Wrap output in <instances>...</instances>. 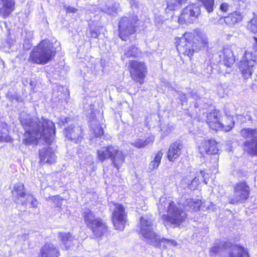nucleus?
Wrapping results in <instances>:
<instances>
[{
	"instance_id": "aec40b11",
	"label": "nucleus",
	"mask_w": 257,
	"mask_h": 257,
	"mask_svg": "<svg viewBox=\"0 0 257 257\" xmlns=\"http://www.w3.org/2000/svg\"><path fill=\"white\" fill-rule=\"evenodd\" d=\"M40 162L53 163L56 160V156L53 150L49 147H44L39 151Z\"/></svg>"
},
{
	"instance_id": "7c9ffc66",
	"label": "nucleus",
	"mask_w": 257,
	"mask_h": 257,
	"mask_svg": "<svg viewBox=\"0 0 257 257\" xmlns=\"http://www.w3.org/2000/svg\"><path fill=\"white\" fill-rule=\"evenodd\" d=\"M181 6L177 0H170L167 3V8L170 11L179 9Z\"/></svg>"
},
{
	"instance_id": "09e8293b",
	"label": "nucleus",
	"mask_w": 257,
	"mask_h": 257,
	"mask_svg": "<svg viewBox=\"0 0 257 257\" xmlns=\"http://www.w3.org/2000/svg\"><path fill=\"white\" fill-rule=\"evenodd\" d=\"M226 115H228L227 113H226L225 114V120L224 121V122H222V123H229V121L227 120V118H226Z\"/></svg>"
},
{
	"instance_id": "a211bd4d",
	"label": "nucleus",
	"mask_w": 257,
	"mask_h": 257,
	"mask_svg": "<svg viewBox=\"0 0 257 257\" xmlns=\"http://www.w3.org/2000/svg\"><path fill=\"white\" fill-rule=\"evenodd\" d=\"M66 137L69 140L77 144L83 139L82 131L80 126L78 125H70L65 129Z\"/></svg>"
},
{
	"instance_id": "37998d69",
	"label": "nucleus",
	"mask_w": 257,
	"mask_h": 257,
	"mask_svg": "<svg viewBox=\"0 0 257 257\" xmlns=\"http://www.w3.org/2000/svg\"><path fill=\"white\" fill-rule=\"evenodd\" d=\"M7 97L10 100L12 101L13 99L14 98V95L12 94L11 92H8L6 94Z\"/></svg>"
},
{
	"instance_id": "20e7f679",
	"label": "nucleus",
	"mask_w": 257,
	"mask_h": 257,
	"mask_svg": "<svg viewBox=\"0 0 257 257\" xmlns=\"http://www.w3.org/2000/svg\"><path fill=\"white\" fill-rule=\"evenodd\" d=\"M55 56L53 44L48 40H44L34 48L28 60L35 64L44 65L50 61Z\"/></svg>"
},
{
	"instance_id": "2eb2a0df",
	"label": "nucleus",
	"mask_w": 257,
	"mask_h": 257,
	"mask_svg": "<svg viewBox=\"0 0 257 257\" xmlns=\"http://www.w3.org/2000/svg\"><path fill=\"white\" fill-rule=\"evenodd\" d=\"M250 57L251 54L246 52L239 62V68L244 79L249 78L252 73L255 61Z\"/></svg>"
},
{
	"instance_id": "39448f33",
	"label": "nucleus",
	"mask_w": 257,
	"mask_h": 257,
	"mask_svg": "<svg viewBox=\"0 0 257 257\" xmlns=\"http://www.w3.org/2000/svg\"><path fill=\"white\" fill-rule=\"evenodd\" d=\"M97 159L101 163L110 159L114 167L119 169L125 160V155L118 147L109 145L97 150Z\"/></svg>"
},
{
	"instance_id": "c756f323",
	"label": "nucleus",
	"mask_w": 257,
	"mask_h": 257,
	"mask_svg": "<svg viewBox=\"0 0 257 257\" xmlns=\"http://www.w3.org/2000/svg\"><path fill=\"white\" fill-rule=\"evenodd\" d=\"M203 5L207 11L210 13L213 11V6L214 5V0H198Z\"/></svg>"
},
{
	"instance_id": "2f4dec72",
	"label": "nucleus",
	"mask_w": 257,
	"mask_h": 257,
	"mask_svg": "<svg viewBox=\"0 0 257 257\" xmlns=\"http://www.w3.org/2000/svg\"><path fill=\"white\" fill-rule=\"evenodd\" d=\"M247 27L253 33H257V16L254 17L250 21Z\"/></svg>"
},
{
	"instance_id": "4be33fe9",
	"label": "nucleus",
	"mask_w": 257,
	"mask_h": 257,
	"mask_svg": "<svg viewBox=\"0 0 257 257\" xmlns=\"http://www.w3.org/2000/svg\"><path fill=\"white\" fill-rule=\"evenodd\" d=\"M14 0H0V15L7 18L14 10Z\"/></svg>"
},
{
	"instance_id": "8fccbe9b",
	"label": "nucleus",
	"mask_w": 257,
	"mask_h": 257,
	"mask_svg": "<svg viewBox=\"0 0 257 257\" xmlns=\"http://www.w3.org/2000/svg\"><path fill=\"white\" fill-rule=\"evenodd\" d=\"M69 119V118H67V117H65L64 118L62 119V123H63L64 124L65 123H67L68 122V119Z\"/></svg>"
},
{
	"instance_id": "603ef678",
	"label": "nucleus",
	"mask_w": 257,
	"mask_h": 257,
	"mask_svg": "<svg viewBox=\"0 0 257 257\" xmlns=\"http://www.w3.org/2000/svg\"><path fill=\"white\" fill-rule=\"evenodd\" d=\"M104 257H115V256L112 254H108L105 255Z\"/></svg>"
},
{
	"instance_id": "473e14b6",
	"label": "nucleus",
	"mask_w": 257,
	"mask_h": 257,
	"mask_svg": "<svg viewBox=\"0 0 257 257\" xmlns=\"http://www.w3.org/2000/svg\"><path fill=\"white\" fill-rule=\"evenodd\" d=\"M25 200L27 201V204L26 205L30 203L31 207L36 208L37 207V200L36 198H34L32 194H28Z\"/></svg>"
},
{
	"instance_id": "9d476101",
	"label": "nucleus",
	"mask_w": 257,
	"mask_h": 257,
	"mask_svg": "<svg viewBox=\"0 0 257 257\" xmlns=\"http://www.w3.org/2000/svg\"><path fill=\"white\" fill-rule=\"evenodd\" d=\"M138 20L137 16L130 18L123 17L120 19L118 22L119 37L122 41H127L129 36L136 32V24Z\"/></svg>"
},
{
	"instance_id": "6e6552de",
	"label": "nucleus",
	"mask_w": 257,
	"mask_h": 257,
	"mask_svg": "<svg viewBox=\"0 0 257 257\" xmlns=\"http://www.w3.org/2000/svg\"><path fill=\"white\" fill-rule=\"evenodd\" d=\"M226 118L229 121V123H222L219 121V112L214 110L207 114L206 122L210 128L213 130H221L225 132H228L233 127L235 122L233 115H226Z\"/></svg>"
},
{
	"instance_id": "a18cd8bd",
	"label": "nucleus",
	"mask_w": 257,
	"mask_h": 257,
	"mask_svg": "<svg viewBox=\"0 0 257 257\" xmlns=\"http://www.w3.org/2000/svg\"><path fill=\"white\" fill-rule=\"evenodd\" d=\"M253 40H254V43H253V48L255 50V51L257 50V38L256 37H253Z\"/></svg>"
},
{
	"instance_id": "4c0bfd02",
	"label": "nucleus",
	"mask_w": 257,
	"mask_h": 257,
	"mask_svg": "<svg viewBox=\"0 0 257 257\" xmlns=\"http://www.w3.org/2000/svg\"><path fill=\"white\" fill-rule=\"evenodd\" d=\"M130 2L132 8H137L138 7V0H127Z\"/></svg>"
},
{
	"instance_id": "f257e3e1",
	"label": "nucleus",
	"mask_w": 257,
	"mask_h": 257,
	"mask_svg": "<svg viewBox=\"0 0 257 257\" xmlns=\"http://www.w3.org/2000/svg\"><path fill=\"white\" fill-rule=\"evenodd\" d=\"M21 122L25 130L23 140L25 145L35 144L37 139L41 138L49 144L53 141L56 128L54 123L48 119L42 117L40 119L27 115L25 118H22Z\"/></svg>"
},
{
	"instance_id": "de8ad7c7",
	"label": "nucleus",
	"mask_w": 257,
	"mask_h": 257,
	"mask_svg": "<svg viewBox=\"0 0 257 257\" xmlns=\"http://www.w3.org/2000/svg\"><path fill=\"white\" fill-rule=\"evenodd\" d=\"M177 1H178L179 4H180V6H182V5L185 4L186 2L188 0H177Z\"/></svg>"
},
{
	"instance_id": "393cba45",
	"label": "nucleus",
	"mask_w": 257,
	"mask_h": 257,
	"mask_svg": "<svg viewBox=\"0 0 257 257\" xmlns=\"http://www.w3.org/2000/svg\"><path fill=\"white\" fill-rule=\"evenodd\" d=\"M242 18V14L239 12L236 11L230 14L228 16L225 17L224 21L226 24L229 25H232L241 21Z\"/></svg>"
},
{
	"instance_id": "bb28decb",
	"label": "nucleus",
	"mask_w": 257,
	"mask_h": 257,
	"mask_svg": "<svg viewBox=\"0 0 257 257\" xmlns=\"http://www.w3.org/2000/svg\"><path fill=\"white\" fill-rule=\"evenodd\" d=\"M185 209L187 210H192L197 211L200 206V203L198 200L194 199H187L184 203H182Z\"/></svg>"
},
{
	"instance_id": "a878e982",
	"label": "nucleus",
	"mask_w": 257,
	"mask_h": 257,
	"mask_svg": "<svg viewBox=\"0 0 257 257\" xmlns=\"http://www.w3.org/2000/svg\"><path fill=\"white\" fill-rule=\"evenodd\" d=\"M120 11V4L117 2H114L111 5H106L105 7L103 9V11L104 13L114 17H116L118 12Z\"/></svg>"
},
{
	"instance_id": "a19ab883",
	"label": "nucleus",
	"mask_w": 257,
	"mask_h": 257,
	"mask_svg": "<svg viewBox=\"0 0 257 257\" xmlns=\"http://www.w3.org/2000/svg\"><path fill=\"white\" fill-rule=\"evenodd\" d=\"M190 96L194 99H197L199 98V96L197 94V93L195 91H191L190 93Z\"/></svg>"
},
{
	"instance_id": "f8f14e48",
	"label": "nucleus",
	"mask_w": 257,
	"mask_h": 257,
	"mask_svg": "<svg viewBox=\"0 0 257 257\" xmlns=\"http://www.w3.org/2000/svg\"><path fill=\"white\" fill-rule=\"evenodd\" d=\"M249 187L245 182L237 183L234 187V194L230 197L229 202L231 204L243 203L249 195Z\"/></svg>"
},
{
	"instance_id": "c9c22d12",
	"label": "nucleus",
	"mask_w": 257,
	"mask_h": 257,
	"mask_svg": "<svg viewBox=\"0 0 257 257\" xmlns=\"http://www.w3.org/2000/svg\"><path fill=\"white\" fill-rule=\"evenodd\" d=\"M162 156L163 153L162 152V151H159L156 154L154 160L153 161L155 162L156 163L160 165Z\"/></svg>"
},
{
	"instance_id": "e433bc0d",
	"label": "nucleus",
	"mask_w": 257,
	"mask_h": 257,
	"mask_svg": "<svg viewBox=\"0 0 257 257\" xmlns=\"http://www.w3.org/2000/svg\"><path fill=\"white\" fill-rule=\"evenodd\" d=\"M177 94L180 100L182 102V103L186 102L187 101V97L186 95L181 92L177 91Z\"/></svg>"
},
{
	"instance_id": "423d86ee",
	"label": "nucleus",
	"mask_w": 257,
	"mask_h": 257,
	"mask_svg": "<svg viewBox=\"0 0 257 257\" xmlns=\"http://www.w3.org/2000/svg\"><path fill=\"white\" fill-rule=\"evenodd\" d=\"M83 217L86 225L92 230L95 237H101L107 231L105 223L101 218L96 217L93 212L89 209L84 210Z\"/></svg>"
},
{
	"instance_id": "58836bf2",
	"label": "nucleus",
	"mask_w": 257,
	"mask_h": 257,
	"mask_svg": "<svg viewBox=\"0 0 257 257\" xmlns=\"http://www.w3.org/2000/svg\"><path fill=\"white\" fill-rule=\"evenodd\" d=\"M229 7V5L227 3H223L220 6V10L222 11L223 12H227L228 9Z\"/></svg>"
},
{
	"instance_id": "1a4fd4ad",
	"label": "nucleus",
	"mask_w": 257,
	"mask_h": 257,
	"mask_svg": "<svg viewBox=\"0 0 257 257\" xmlns=\"http://www.w3.org/2000/svg\"><path fill=\"white\" fill-rule=\"evenodd\" d=\"M128 70L132 79L142 85L147 73V66L142 61L131 60L128 62Z\"/></svg>"
},
{
	"instance_id": "4468645a",
	"label": "nucleus",
	"mask_w": 257,
	"mask_h": 257,
	"mask_svg": "<svg viewBox=\"0 0 257 257\" xmlns=\"http://www.w3.org/2000/svg\"><path fill=\"white\" fill-rule=\"evenodd\" d=\"M126 213L121 204H115L112 214V221L116 229L122 230L126 222Z\"/></svg>"
},
{
	"instance_id": "f3484780",
	"label": "nucleus",
	"mask_w": 257,
	"mask_h": 257,
	"mask_svg": "<svg viewBox=\"0 0 257 257\" xmlns=\"http://www.w3.org/2000/svg\"><path fill=\"white\" fill-rule=\"evenodd\" d=\"M217 143L212 139L204 140L199 146V150L201 154L214 155L218 153Z\"/></svg>"
},
{
	"instance_id": "412c9836",
	"label": "nucleus",
	"mask_w": 257,
	"mask_h": 257,
	"mask_svg": "<svg viewBox=\"0 0 257 257\" xmlns=\"http://www.w3.org/2000/svg\"><path fill=\"white\" fill-rule=\"evenodd\" d=\"M60 252L56 246L51 243H46L40 249L39 257H58Z\"/></svg>"
},
{
	"instance_id": "dca6fc26",
	"label": "nucleus",
	"mask_w": 257,
	"mask_h": 257,
	"mask_svg": "<svg viewBox=\"0 0 257 257\" xmlns=\"http://www.w3.org/2000/svg\"><path fill=\"white\" fill-rule=\"evenodd\" d=\"M12 194V199L15 202L20 203L22 205L27 204V201L25 199L28 194L26 193L24 185L22 183L19 182L14 185Z\"/></svg>"
},
{
	"instance_id": "ea45409f",
	"label": "nucleus",
	"mask_w": 257,
	"mask_h": 257,
	"mask_svg": "<svg viewBox=\"0 0 257 257\" xmlns=\"http://www.w3.org/2000/svg\"><path fill=\"white\" fill-rule=\"evenodd\" d=\"M159 166V164H157L155 162L152 161L150 164V168L151 170H153L156 168H157Z\"/></svg>"
},
{
	"instance_id": "cd10ccee",
	"label": "nucleus",
	"mask_w": 257,
	"mask_h": 257,
	"mask_svg": "<svg viewBox=\"0 0 257 257\" xmlns=\"http://www.w3.org/2000/svg\"><path fill=\"white\" fill-rule=\"evenodd\" d=\"M141 55V51L137 47L131 46L125 49L124 51V56L126 58L138 57Z\"/></svg>"
},
{
	"instance_id": "864d4df0",
	"label": "nucleus",
	"mask_w": 257,
	"mask_h": 257,
	"mask_svg": "<svg viewBox=\"0 0 257 257\" xmlns=\"http://www.w3.org/2000/svg\"><path fill=\"white\" fill-rule=\"evenodd\" d=\"M65 247H66V249H68V247H67V245H65Z\"/></svg>"
},
{
	"instance_id": "5701e85b",
	"label": "nucleus",
	"mask_w": 257,
	"mask_h": 257,
	"mask_svg": "<svg viewBox=\"0 0 257 257\" xmlns=\"http://www.w3.org/2000/svg\"><path fill=\"white\" fill-rule=\"evenodd\" d=\"M182 145L179 142L171 144L168 151L167 158L170 161L174 162L181 154Z\"/></svg>"
},
{
	"instance_id": "f03ea898",
	"label": "nucleus",
	"mask_w": 257,
	"mask_h": 257,
	"mask_svg": "<svg viewBox=\"0 0 257 257\" xmlns=\"http://www.w3.org/2000/svg\"><path fill=\"white\" fill-rule=\"evenodd\" d=\"M176 48L180 54L191 57L194 52L207 49L208 40L206 34L197 30L194 33H185L181 37L175 38Z\"/></svg>"
},
{
	"instance_id": "c03bdc74",
	"label": "nucleus",
	"mask_w": 257,
	"mask_h": 257,
	"mask_svg": "<svg viewBox=\"0 0 257 257\" xmlns=\"http://www.w3.org/2000/svg\"><path fill=\"white\" fill-rule=\"evenodd\" d=\"M99 34L94 30L91 32V36L92 38H96L98 37Z\"/></svg>"
},
{
	"instance_id": "72a5a7b5",
	"label": "nucleus",
	"mask_w": 257,
	"mask_h": 257,
	"mask_svg": "<svg viewBox=\"0 0 257 257\" xmlns=\"http://www.w3.org/2000/svg\"><path fill=\"white\" fill-rule=\"evenodd\" d=\"M93 134L96 137H100L104 134L102 127L99 124H95L94 126H92Z\"/></svg>"
},
{
	"instance_id": "7ed1b4c3",
	"label": "nucleus",
	"mask_w": 257,
	"mask_h": 257,
	"mask_svg": "<svg viewBox=\"0 0 257 257\" xmlns=\"http://www.w3.org/2000/svg\"><path fill=\"white\" fill-rule=\"evenodd\" d=\"M158 207L160 213L165 211L167 213L162 215L163 221L174 225V227L180 226L187 218V214L182 209L179 208L175 202L166 198L160 199Z\"/></svg>"
},
{
	"instance_id": "79ce46f5",
	"label": "nucleus",
	"mask_w": 257,
	"mask_h": 257,
	"mask_svg": "<svg viewBox=\"0 0 257 257\" xmlns=\"http://www.w3.org/2000/svg\"><path fill=\"white\" fill-rule=\"evenodd\" d=\"M77 10L73 7H68L67 9V12L68 13H75Z\"/></svg>"
},
{
	"instance_id": "9b49d317",
	"label": "nucleus",
	"mask_w": 257,
	"mask_h": 257,
	"mask_svg": "<svg viewBox=\"0 0 257 257\" xmlns=\"http://www.w3.org/2000/svg\"><path fill=\"white\" fill-rule=\"evenodd\" d=\"M140 232L145 239V241L150 242H156L153 241V238L157 234L154 231V223L152 216L145 214L140 218L139 222Z\"/></svg>"
},
{
	"instance_id": "0eeeda50",
	"label": "nucleus",
	"mask_w": 257,
	"mask_h": 257,
	"mask_svg": "<svg viewBox=\"0 0 257 257\" xmlns=\"http://www.w3.org/2000/svg\"><path fill=\"white\" fill-rule=\"evenodd\" d=\"M240 135L246 140L242 144L243 151L251 156H257V129L243 128Z\"/></svg>"
},
{
	"instance_id": "ddd939ff",
	"label": "nucleus",
	"mask_w": 257,
	"mask_h": 257,
	"mask_svg": "<svg viewBox=\"0 0 257 257\" xmlns=\"http://www.w3.org/2000/svg\"><path fill=\"white\" fill-rule=\"evenodd\" d=\"M200 5L197 3L187 5L182 11L178 21L180 23H192L196 20L201 13Z\"/></svg>"
},
{
	"instance_id": "c85d7f7f",
	"label": "nucleus",
	"mask_w": 257,
	"mask_h": 257,
	"mask_svg": "<svg viewBox=\"0 0 257 257\" xmlns=\"http://www.w3.org/2000/svg\"><path fill=\"white\" fill-rule=\"evenodd\" d=\"M153 140L151 139L144 140L142 139H137L131 143V144L137 148H144L146 146L152 144Z\"/></svg>"
},
{
	"instance_id": "49530a36",
	"label": "nucleus",
	"mask_w": 257,
	"mask_h": 257,
	"mask_svg": "<svg viewBox=\"0 0 257 257\" xmlns=\"http://www.w3.org/2000/svg\"><path fill=\"white\" fill-rule=\"evenodd\" d=\"M33 35V32H32V31H29V32H27V36H28V37L29 38H32Z\"/></svg>"
},
{
	"instance_id": "f704fd0d",
	"label": "nucleus",
	"mask_w": 257,
	"mask_h": 257,
	"mask_svg": "<svg viewBox=\"0 0 257 257\" xmlns=\"http://www.w3.org/2000/svg\"><path fill=\"white\" fill-rule=\"evenodd\" d=\"M59 237L61 241L66 245L67 241H72V237L70 233H59Z\"/></svg>"
},
{
	"instance_id": "6ab92c4d",
	"label": "nucleus",
	"mask_w": 257,
	"mask_h": 257,
	"mask_svg": "<svg viewBox=\"0 0 257 257\" xmlns=\"http://www.w3.org/2000/svg\"><path fill=\"white\" fill-rule=\"evenodd\" d=\"M152 240L156 242H150L149 244L158 248H170L172 246H176L177 242L174 239H168L165 238H161L158 234H156Z\"/></svg>"
},
{
	"instance_id": "b1692460",
	"label": "nucleus",
	"mask_w": 257,
	"mask_h": 257,
	"mask_svg": "<svg viewBox=\"0 0 257 257\" xmlns=\"http://www.w3.org/2000/svg\"><path fill=\"white\" fill-rule=\"evenodd\" d=\"M219 56L222 59V63L227 67H230L234 62L233 52L229 48H224Z\"/></svg>"
},
{
	"instance_id": "3c124183",
	"label": "nucleus",
	"mask_w": 257,
	"mask_h": 257,
	"mask_svg": "<svg viewBox=\"0 0 257 257\" xmlns=\"http://www.w3.org/2000/svg\"><path fill=\"white\" fill-rule=\"evenodd\" d=\"M198 182V179H194L192 181V184H193L194 183H195V185H196V184H197Z\"/></svg>"
}]
</instances>
